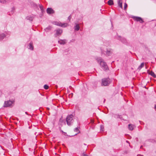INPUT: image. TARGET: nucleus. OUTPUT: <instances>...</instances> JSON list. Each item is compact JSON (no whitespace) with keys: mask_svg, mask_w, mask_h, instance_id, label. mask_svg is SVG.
<instances>
[{"mask_svg":"<svg viewBox=\"0 0 156 156\" xmlns=\"http://www.w3.org/2000/svg\"><path fill=\"white\" fill-rule=\"evenodd\" d=\"M97 60L98 63H99L100 65L102 67V68L105 70H107L108 69V67L106 64L103 60L101 58H98Z\"/></svg>","mask_w":156,"mask_h":156,"instance_id":"1","label":"nucleus"},{"mask_svg":"<svg viewBox=\"0 0 156 156\" xmlns=\"http://www.w3.org/2000/svg\"><path fill=\"white\" fill-rule=\"evenodd\" d=\"M73 116L72 115H69L67 116L66 121L68 126L72 125L73 123Z\"/></svg>","mask_w":156,"mask_h":156,"instance_id":"2","label":"nucleus"},{"mask_svg":"<svg viewBox=\"0 0 156 156\" xmlns=\"http://www.w3.org/2000/svg\"><path fill=\"white\" fill-rule=\"evenodd\" d=\"M110 83L108 78H104L102 80V85L103 86H108Z\"/></svg>","mask_w":156,"mask_h":156,"instance_id":"3","label":"nucleus"},{"mask_svg":"<svg viewBox=\"0 0 156 156\" xmlns=\"http://www.w3.org/2000/svg\"><path fill=\"white\" fill-rule=\"evenodd\" d=\"M133 18L136 21L139 22L140 23H143L144 21L143 19L140 17L137 16H133Z\"/></svg>","mask_w":156,"mask_h":156,"instance_id":"4","label":"nucleus"},{"mask_svg":"<svg viewBox=\"0 0 156 156\" xmlns=\"http://www.w3.org/2000/svg\"><path fill=\"white\" fill-rule=\"evenodd\" d=\"M12 102L11 101H5L4 104V106L5 107L10 106L12 105Z\"/></svg>","mask_w":156,"mask_h":156,"instance_id":"5","label":"nucleus"},{"mask_svg":"<svg viewBox=\"0 0 156 156\" xmlns=\"http://www.w3.org/2000/svg\"><path fill=\"white\" fill-rule=\"evenodd\" d=\"M47 12L48 14H52L54 13V10L51 8H48L47 10Z\"/></svg>","mask_w":156,"mask_h":156,"instance_id":"6","label":"nucleus"},{"mask_svg":"<svg viewBox=\"0 0 156 156\" xmlns=\"http://www.w3.org/2000/svg\"><path fill=\"white\" fill-rule=\"evenodd\" d=\"M58 43L61 44H65L66 43V40L65 39H60L58 41Z\"/></svg>","mask_w":156,"mask_h":156,"instance_id":"7","label":"nucleus"},{"mask_svg":"<svg viewBox=\"0 0 156 156\" xmlns=\"http://www.w3.org/2000/svg\"><path fill=\"white\" fill-rule=\"evenodd\" d=\"M56 25L59 26H60L62 27H65L67 26V23H64V24H62L61 23H57V24H56Z\"/></svg>","mask_w":156,"mask_h":156,"instance_id":"8","label":"nucleus"},{"mask_svg":"<svg viewBox=\"0 0 156 156\" xmlns=\"http://www.w3.org/2000/svg\"><path fill=\"white\" fill-rule=\"evenodd\" d=\"M28 48L29 49H30L32 50L34 49V47L33 45V43L32 42H30L28 45Z\"/></svg>","mask_w":156,"mask_h":156,"instance_id":"9","label":"nucleus"},{"mask_svg":"<svg viewBox=\"0 0 156 156\" xmlns=\"http://www.w3.org/2000/svg\"><path fill=\"white\" fill-rule=\"evenodd\" d=\"M62 33V30H61L58 29L56 30V34L58 36L61 34Z\"/></svg>","mask_w":156,"mask_h":156,"instance_id":"10","label":"nucleus"},{"mask_svg":"<svg viewBox=\"0 0 156 156\" xmlns=\"http://www.w3.org/2000/svg\"><path fill=\"white\" fill-rule=\"evenodd\" d=\"M118 5L119 7L122 8V2L121 0H118Z\"/></svg>","mask_w":156,"mask_h":156,"instance_id":"11","label":"nucleus"},{"mask_svg":"<svg viewBox=\"0 0 156 156\" xmlns=\"http://www.w3.org/2000/svg\"><path fill=\"white\" fill-rule=\"evenodd\" d=\"M106 53L107 55L109 56L112 54V52L111 50H107L106 52Z\"/></svg>","mask_w":156,"mask_h":156,"instance_id":"12","label":"nucleus"},{"mask_svg":"<svg viewBox=\"0 0 156 156\" xmlns=\"http://www.w3.org/2000/svg\"><path fill=\"white\" fill-rule=\"evenodd\" d=\"M144 65V63L142 62L138 68V69L140 70L142 67H143Z\"/></svg>","mask_w":156,"mask_h":156,"instance_id":"13","label":"nucleus"},{"mask_svg":"<svg viewBox=\"0 0 156 156\" xmlns=\"http://www.w3.org/2000/svg\"><path fill=\"white\" fill-rule=\"evenodd\" d=\"M75 30L77 31L80 28L79 25V24H76L74 27Z\"/></svg>","mask_w":156,"mask_h":156,"instance_id":"14","label":"nucleus"},{"mask_svg":"<svg viewBox=\"0 0 156 156\" xmlns=\"http://www.w3.org/2000/svg\"><path fill=\"white\" fill-rule=\"evenodd\" d=\"M5 37V35L3 34H0V40H2L4 37Z\"/></svg>","mask_w":156,"mask_h":156,"instance_id":"15","label":"nucleus"},{"mask_svg":"<svg viewBox=\"0 0 156 156\" xmlns=\"http://www.w3.org/2000/svg\"><path fill=\"white\" fill-rule=\"evenodd\" d=\"M108 4L110 5L113 4V0H109L108 1Z\"/></svg>","mask_w":156,"mask_h":156,"instance_id":"16","label":"nucleus"},{"mask_svg":"<svg viewBox=\"0 0 156 156\" xmlns=\"http://www.w3.org/2000/svg\"><path fill=\"white\" fill-rule=\"evenodd\" d=\"M51 26H49L45 29H44V30L46 32H48V30H51Z\"/></svg>","mask_w":156,"mask_h":156,"instance_id":"17","label":"nucleus"},{"mask_svg":"<svg viewBox=\"0 0 156 156\" xmlns=\"http://www.w3.org/2000/svg\"><path fill=\"white\" fill-rule=\"evenodd\" d=\"M149 74L151 75L154 78H155L156 77L155 74L152 71L151 72L149 73Z\"/></svg>","mask_w":156,"mask_h":156,"instance_id":"18","label":"nucleus"},{"mask_svg":"<svg viewBox=\"0 0 156 156\" xmlns=\"http://www.w3.org/2000/svg\"><path fill=\"white\" fill-rule=\"evenodd\" d=\"M129 129L131 130H133V125L131 124L129 125Z\"/></svg>","mask_w":156,"mask_h":156,"instance_id":"19","label":"nucleus"},{"mask_svg":"<svg viewBox=\"0 0 156 156\" xmlns=\"http://www.w3.org/2000/svg\"><path fill=\"white\" fill-rule=\"evenodd\" d=\"M27 19L28 20L32 21L33 20V18L31 17H27Z\"/></svg>","mask_w":156,"mask_h":156,"instance_id":"20","label":"nucleus"},{"mask_svg":"<svg viewBox=\"0 0 156 156\" xmlns=\"http://www.w3.org/2000/svg\"><path fill=\"white\" fill-rule=\"evenodd\" d=\"M39 7H40V9H41V12H43L44 11V10L43 9V6L42 5H40Z\"/></svg>","mask_w":156,"mask_h":156,"instance_id":"21","label":"nucleus"},{"mask_svg":"<svg viewBox=\"0 0 156 156\" xmlns=\"http://www.w3.org/2000/svg\"><path fill=\"white\" fill-rule=\"evenodd\" d=\"M44 88L45 89H47L48 88V86L47 85H45L44 86Z\"/></svg>","mask_w":156,"mask_h":156,"instance_id":"22","label":"nucleus"},{"mask_svg":"<svg viewBox=\"0 0 156 156\" xmlns=\"http://www.w3.org/2000/svg\"><path fill=\"white\" fill-rule=\"evenodd\" d=\"M127 4H126V3H125V5H124V10H126L127 7Z\"/></svg>","mask_w":156,"mask_h":156,"instance_id":"23","label":"nucleus"},{"mask_svg":"<svg viewBox=\"0 0 156 156\" xmlns=\"http://www.w3.org/2000/svg\"><path fill=\"white\" fill-rule=\"evenodd\" d=\"M0 2L1 3H4L6 1L5 0H0Z\"/></svg>","mask_w":156,"mask_h":156,"instance_id":"24","label":"nucleus"},{"mask_svg":"<svg viewBox=\"0 0 156 156\" xmlns=\"http://www.w3.org/2000/svg\"><path fill=\"white\" fill-rule=\"evenodd\" d=\"M100 127H101V130L103 131V129H104V126L102 125H101V126H100Z\"/></svg>","mask_w":156,"mask_h":156,"instance_id":"25","label":"nucleus"},{"mask_svg":"<svg viewBox=\"0 0 156 156\" xmlns=\"http://www.w3.org/2000/svg\"><path fill=\"white\" fill-rule=\"evenodd\" d=\"M74 131L76 132H77L79 130L78 128L76 127Z\"/></svg>","mask_w":156,"mask_h":156,"instance_id":"26","label":"nucleus"},{"mask_svg":"<svg viewBox=\"0 0 156 156\" xmlns=\"http://www.w3.org/2000/svg\"><path fill=\"white\" fill-rule=\"evenodd\" d=\"M71 18V17L70 16H69L68 18V20H69Z\"/></svg>","mask_w":156,"mask_h":156,"instance_id":"27","label":"nucleus"},{"mask_svg":"<svg viewBox=\"0 0 156 156\" xmlns=\"http://www.w3.org/2000/svg\"><path fill=\"white\" fill-rule=\"evenodd\" d=\"M83 156H88L86 154H84V153H83Z\"/></svg>","mask_w":156,"mask_h":156,"instance_id":"28","label":"nucleus"},{"mask_svg":"<svg viewBox=\"0 0 156 156\" xmlns=\"http://www.w3.org/2000/svg\"><path fill=\"white\" fill-rule=\"evenodd\" d=\"M154 108H155V109H156V105L155 106Z\"/></svg>","mask_w":156,"mask_h":156,"instance_id":"29","label":"nucleus"},{"mask_svg":"<svg viewBox=\"0 0 156 156\" xmlns=\"http://www.w3.org/2000/svg\"><path fill=\"white\" fill-rule=\"evenodd\" d=\"M25 113H26V114H27V115H28V113H27V112H25Z\"/></svg>","mask_w":156,"mask_h":156,"instance_id":"30","label":"nucleus"},{"mask_svg":"<svg viewBox=\"0 0 156 156\" xmlns=\"http://www.w3.org/2000/svg\"><path fill=\"white\" fill-rule=\"evenodd\" d=\"M126 142L127 143H129V141H127H127H126Z\"/></svg>","mask_w":156,"mask_h":156,"instance_id":"31","label":"nucleus"},{"mask_svg":"<svg viewBox=\"0 0 156 156\" xmlns=\"http://www.w3.org/2000/svg\"><path fill=\"white\" fill-rule=\"evenodd\" d=\"M47 109H48V110H49V108H47Z\"/></svg>","mask_w":156,"mask_h":156,"instance_id":"32","label":"nucleus"},{"mask_svg":"<svg viewBox=\"0 0 156 156\" xmlns=\"http://www.w3.org/2000/svg\"><path fill=\"white\" fill-rule=\"evenodd\" d=\"M142 146L140 147V148H142Z\"/></svg>","mask_w":156,"mask_h":156,"instance_id":"33","label":"nucleus"},{"mask_svg":"<svg viewBox=\"0 0 156 156\" xmlns=\"http://www.w3.org/2000/svg\"><path fill=\"white\" fill-rule=\"evenodd\" d=\"M62 132H63V133H65V132H63L62 131Z\"/></svg>","mask_w":156,"mask_h":156,"instance_id":"34","label":"nucleus"},{"mask_svg":"<svg viewBox=\"0 0 156 156\" xmlns=\"http://www.w3.org/2000/svg\"><path fill=\"white\" fill-rule=\"evenodd\" d=\"M105 101V99H104V102Z\"/></svg>","mask_w":156,"mask_h":156,"instance_id":"35","label":"nucleus"}]
</instances>
